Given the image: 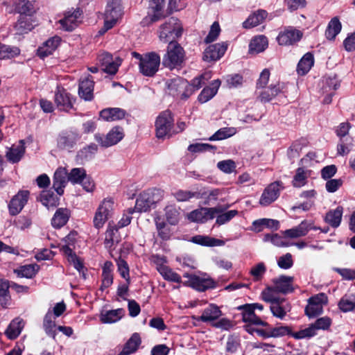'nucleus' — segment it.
I'll use <instances>...</instances> for the list:
<instances>
[{
    "label": "nucleus",
    "instance_id": "nucleus-55",
    "mask_svg": "<svg viewBox=\"0 0 355 355\" xmlns=\"http://www.w3.org/2000/svg\"><path fill=\"white\" fill-rule=\"evenodd\" d=\"M223 211L222 213H218V216H216V223L218 225H224L229 221H230L234 217H235L238 214L237 210H230L225 212Z\"/></svg>",
    "mask_w": 355,
    "mask_h": 355
},
{
    "label": "nucleus",
    "instance_id": "nucleus-18",
    "mask_svg": "<svg viewBox=\"0 0 355 355\" xmlns=\"http://www.w3.org/2000/svg\"><path fill=\"white\" fill-rule=\"evenodd\" d=\"M227 50L225 43L209 45L205 51L203 59L205 61H215L220 59Z\"/></svg>",
    "mask_w": 355,
    "mask_h": 355
},
{
    "label": "nucleus",
    "instance_id": "nucleus-48",
    "mask_svg": "<svg viewBox=\"0 0 355 355\" xmlns=\"http://www.w3.org/2000/svg\"><path fill=\"white\" fill-rule=\"evenodd\" d=\"M165 216L168 223L171 225H175L180 220V211L174 205H168L165 208Z\"/></svg>",
    "mask_w": 355,
    "mask_h": 355
},
{
    "label": "nucleus",
    "instance_id": "nucleus-22",
    "mask_svg": "<svg viewBox=\"0 0 355 355\" xmlns=\"http://www.w3.org/2000/svg\"><path fill=\"white\" fill-rule=\"evenodd\" d=\"M311 229H315L312 223L306 220H303L297 227L284 231V235L291 239H297L306 235Z\"/></svg>",
    "mask_w": 355,
    "mask_h": 355
},
{
    "label": "nucleus",
    "instance_id": "nucleus-46",
    "mask_svg": "<svg viewBox=\"0 0 355 355\" xmlns=\"http://www.w3.org/2000/svg\"><path fill=\"white\" fill-rule=\"evenodd\" d=\"M157 270L166 280L177 283L181 282L180 276L165 265L157 266Z\"/></svg>",
    "mask_w": 355,
    "mask_h": 355
},
{
    "label": "nucleus",
    "instance_id": "nucleus-31",
    "mask_svg": "<svg viewBox=\"0 0 355 355\" xmlns=\"http://www.w3.org/2000/svg\"><path fill=\"white\" fill-rule=\"evenodd\" d=\"M24 326V322L23 320L17 318L12 320L5 333L8 338L11 340L15 339L20 334Z\"/></svg>",
    "mask_w": 355,
    "mask_h": 355
},
{
    "label": "nucleus",
    "instance_id": "nucleus-16",
    "mask_svg": "<svg viewBox=\"0 0 355 355\" xmlns=\"http://www.w3.org/2000/svg\"><path fill=\"white\" fill-rule=\"evenodd\" d=\"M260 92H257V98L262 103H267L277 96L283 91L284 85L279 83L271 84L268 87L262 88Z\"/></svg>",
    "mask_w": 355,
    "mask_h": 355
},
{
    "label": "nucleus",
    "instance_id": "nucleus-42",
    "mask_svg": "<svg viewBox=\"0 0 355 355\" xmlns=\"http://www.w3.org/2000/svg\"><path fill=\"white\" fill-rule=\"evenodd\" d=\"M342 28L341 23L337 17H334L329 21L325 31L326 37L328 40H334Z\"/></svg>",
    "mask_w": 355,
    "mask_h": 355
},
{
    "label": "nucleus",
    "instance_id": "nucleus-43",
    "mask_svg": "<svg viewBox=\"0 0 355 355\" xmlns=\"http://www.w3.org/2000/svg\"><path fill=\"white\" fill-rule=\"evenodd\" d=\"M9 288V282L5 280L0 281V304L3 308H7L10 304Z\"/></svg>",
    "mask_w": 355,
    "mask_h": 355
},
{
    "label": "nucleus",
    "instance_id": "nucleus-36",
    "mask_svg": "<svg viewBox=\"0 0 355 355\" xmlns=\"http://www.w3.org/2000/svg\"><path fill=\"white\" fill-rule=\"evenodd\" d=\"M343 208L338 207L334 210L328 211L325 216V221L333 227H338L341 222Z\"/></svg>",
    "mask_w": 355,
    "mask_h": 355
},
{
    "label": "nucleus",
    "instance_id": "nucleus-50",
    "mask_svg": "<svg viewBox=\"0 0 355 355\" xmlns=\"http://www.w3.org/2000/svg\"><path fill=\"white\" fill-rule=\"evenodd\" d=\"M19 53L20 50L17 47L0 44V60L10 59Z\"/></svg>",
    "mask_w": 355,
    "mask_h": 355
},
{
    "label": "nucleus",
    "instance_id": "nucleus-37",
    "mask_svg": "<svg viewBox=\"0 0 355 355\" xmlns=\"http://www.w3.org/2000/svg\"><path fill=\"white\" fill-rule=\"evenodd\" d=\"M16 10L21 15L31 16L36 12L37 8L34 1L18 0L16 3Z\"/></svg>",
    "mask_w": 355,
    "mask_h": 355
},
{
    "label": "nucleus",
    "instance_id": "nucleus-8",
    "mask_svg": "<svg viewBox=\"0 0 355 355\" xmlns=\"http://www.w3.org/2000/svg\"><path fill=\"white\" fill-rule=\"evenodd\" d=\"M68 181L71 183L81 184L83 188L87 192H92L95 187L94 181L87 175L83 168H74L68 173Z\"/></svg>",
    "mask_w": 355,
    "mask_h": 355
},
{
    "label": "nucleus",
    "instance_id": "nucleus-17",
    "mask_svg": "<svg viewBox=\"0 0 355 355\" xmlns=\"http://www.w3.org/2000/svg\"><path fill=\"white\" fill-rule=\"evenodd\" d=\"M302 37V33L297 29L289 28L279 34L277 42L280 45H291L299 41Z\"/></svg>",
    "mask_w": 355,
    "mask_h": 355
},
{
    "label": "nucleus",
    "instance_id": "nucleus-63",
    "mask_svg": "<svg viewBox=\"0 0 355 355\" xmlns=\"http://www.w3.org/2000/svg\"><path fill=\"white\" fill-rule=\"evenodd\" d=\"M220 32V28L219 24L216 21L214 22L211 26V29L208 35L205 38V42L207 43H210L214 41L218 37Z\"/></svg>",
    "mask_w": 355,
    "mask_h": 355
},
{
    "label": "nucleus",
    "instance_id": "nucleus-20",
    "mask_svg": "<svg viewBox=\"0 0 355 355\" xmlns=\"http://www.w3.org/2000/svg\"><path fill=\"white\" fill-rule=\"evenodd\" d=\"M293 277L290 276L282 275L272 279L274 286L272 289L275 293L286 294L293 291L292 283Z\"/></svg>",
    "mask_w": 355,
    "mask_h": 355
},
{
    "label": "nucleus",
    "instance_id": "nucleus-29",
    "mask_svg": "<svg viewBox=\"0 0 355 355\" xmlns=\"http://www.w3.org/2000/svg\"><path fill=\"white\" fill-rule=\"evenodd\" d=\"M220 85V81L218 79L214 80L209 87L203 89L198 96V101L202 103L209 101L216 94Z\"/></svg>",
    "mask_w": 355,
    "mask_h": 355
},
{
    "label": "nucleus",
    "instance_id": "nucleus-34",
    "mask_svg": "<svg viewBox=\"0 0 355 355\" xmlns=\"http://www.w3.org/2000/svg\"><path fill=\"white\" fill-rule=\"evenodd\" d=\"M69 218V210L64 208H60L55 211L51 220V224L55 228H60L67 223Z\"/></svg>",
    "mask_w": 355,
    "mask_h": 355
},
{
    "label": "nucleus",
    "instance_id": "nucleus-7",
    "mask_svg": "<svg viewBox=\"0 0 355 355\" xmlns=\"http://www.w3.org/2000/svg\"><path fill=\"white\" fill-rule=\"evenodd\" d=\"M173 125V119L169 111L162 112L155 121L156 136L163 139L171 135V128Z\"/></svg>",
    "mask_w": 355,
    "mask_h": 355
},
{
    "label": "nucleus",
    "instance_id": "nucleus-51",
    "mask_svg": "<svg viewBox=\"0 0 355 355\" xmlns=\"http://www.w3.org/2000/svg\"><path fill=\"white\" fill-rule=\"evenodd\" d=\"M236 134L234 128H223L216 131L211 137L209 138V141H216L227 139Z\"/></svg>",
    "mask_w": 355,
    "mask_h": 355
},
{
    "label": "nucleus",
    "instance_id": "nucleus-53",
    "mask_svg": "<svg viewBox=\"0 0 355 355\" xmlns=\"http://www.w3.org/2000/svg\"><path fill=\"white\" fill-rule=\"evenodd\" d=\"M121 15V8L118 3V0H115L111 4H108L105 10V16L108 18H114L118 19Z\"/></svg>",
    "mask_w": 355,
    "mask_h": 355
},
{
    "label": "nucleus",
    "instance_id": "nucleus-58",
    "mask_svg": "<svg viewBox=\"0 0 355 355\" xmlns=\"http://www.w3.org/2000/svg\"><path fill=\"white\" fill-rule=\"evenodd\" d=\"M15 28L17 33L23 34L31 31L32 28V25L28 21V19L26 17L21 16L16 23Z\"/></svg>",
    "mask_w": 355,
    "mask_h": 355
},
{
    "label": "nucleus",
    "instance_id": "nucleus-33",
    "mask_svg": "<svg viewBox=\"0 0 355 355\" xmlns=\"http://www.w3.org/2000/svg\"><path fill=\"white\" fill-rule=\"evenodd\" d=\"M268 42L266 37L259 35L254 37L249 45V51L252 53H259L263 51L268 46Z\"/></svg>",
    "mask_w": 355,
    "mask_h": 355
},
{
    "label": "nucleus",
    "instance_id": "nucleus-47",
    "mask_svg": "<svg viewBox=\"0 0 355 355\" xmlns=\"http://www.w3.org/2000/svg\"><path fill=\"white\" fill-rule=\"evenodd\" d=\"M340 309L343 312L351 311L355 309V294L345 295L338 304Z\"/></svg>",
    "mask_w": 355,
    "mask_h": 355
},
{
    "label": "nucleus",
    "instance_id": "nucleus-3",
    "mask_svg": "<svg viewBox=\"0 0 355 355\" xmlns=\"http://www.w3.org/2000/svg\"><path fill=\"white\" fill-rule=\"evenodd\" d=\"M182 26L180 21L175 17H171L161 25L159 37L160 40L166 42L182 35Z\"/></svg>",
    "mask_w": 355,
    "mask_h": 355
},
{
    "label": "nucleus",
    "instance_id": "nucleus-38",
    "mask_svg": "<svg viewBox=\"0 0 355 355\" xmlns=\"http://www.w3.org/2000/svg\"><path fill=\"white\" fill-rule=\"evenodd\" d=\"M284 302L285 300L282 298L279 302H277L270 305V311L275 317L283 319L286 313L290 311L291 308L289 304H284Z\"/></svg>",
    "mask_w": 355,
    "mask_h": 355
},
{
    "label": "nucleus",
    "instance_id": "nucleus-27",
    "mask_svg": "<svg viewBox=\"0 0 355 355\" xmlns=\"http://www.w3.org/2000/svg\"><path fill=\"white\" fill-rule=\"evenodd\" d=\"M25 153L24 143L20 140L17 145H13L6 153L8 160L12 163L18 162Z\"/></svg>",
    "mask_w": 355,
    "mask_h": 355
},
{
    "label": "nucleus",
    "instance_id": "nucleus-39",
    "mask_svg": "<svg viewBox=\"0 0 355 355\" xmlns=\"http://www.w3.org/2000/svg\"><path fill=\"white\" fill-rule=\"evenodd\" d=\"M141 343V338L137 334H134L124 345L119 355H129L135 352Z\"/></svg>",
    "mask_w": 355,
    "mask_h": 355
},
{
    "label": "nucleus",
    "instance_id": "nucleus-21",
    "mask_svg": "<svg viewBox=\"0 0 355 355\" xmlns=\"http://www.w3.org/2000/svg\"><path fill=\"white\" fill-rule=\"evenodd\" d=\"M55 103L59 110L69 111L73 107L71 96L63 88L58 87L55 94Z\"/></svg>",
    "mask_w": 355,
    "mask_h": 355
},
{
    "label": "nucleus",
    "instance_id": "nucleus-44",
    "mask_svg": "<svg viewBox=\"0 0 355 355\" xmlns=\"http://www.w3.org/2000/svg\"><path fill=\"white\" fill-rule=\"evenodd\" d=\"M313 64V57L310 53H306L300 60L297 65V73L300 75L306 74Z\"/></svg>",
    "mask_w": 355,
    "mask_h": 355
},
{
    "label": "nucleus",
    "instance_id": "nucleus-4",
    "mask_svg": "<svg viewBox=\"0 0 355 355\" xmlns=\"http://www.w3.org/2000/svg\"><path fill=\"white\" fill-rule=\"evenodd\" d=\"M230 205H220L215 207H202L192 211L188 214V219L192 222L205 223L209 219H213L216 214L226 211Z\"/></svg>",
    "mask_w": 355,
    "mask_h": 355
},
{
    "label": "nucleus",
    "instance_id": "nucleus-60",
    "mask_svg": "<svg viewBox=\"0 0 355 355\" xmlns=\"http://www.w3.org/2000/svg\"><path fill=\"white\" fill-rule=\"evenodd\" d=\"M253 225L257 227L266 226L267 227L275 228L277 230L279 226V221L273 219L262 218L253 222Z\"/></svg>",
    "mask_w": 355,
    "mask_h": 355
},
{
    "label": "nucleus",
    "instance_id": "nucleus-49",
    "mask_svg": "<svg viewBox=\"0 0 355 355\" xmlns=\"http://www.w3.org/2000/svg\"><path fill=\"white\" fill-rule=\"evenodd\" d=\"M77 140L76 135L65 133L60 135L58 139V144L62 148H70L73 146Z\"/></svg>",
    "mask_w": 355,
    "mask_h": 355
},
{
    "label": "nucleus",
    "instance_id": "nucleus-57",
    "mask_svg": "<svg viewBox=\"0 0 355 355\" xmlns=\"http://www.w3.org/2000/svg\"><path fill=\"white\" fill-rule=\"evenodd\" d=\"M316 334L314 326L311 324L307 328L300 330L293 334V336L296 339L309 338Z\"/></svg>",
    "mask_w": 355,
    "mask_h": 355
},
{
    "label": "nucleus",
    "instance_id": "nucleus-62",
    "mask_svg": "<svg viewBox=\"0 0 355 355\" xmlns=\"http://www.w3.org/2000/svg\"><path fill=\"white\" fill-rule=\"evenodd\" d=\"M121 64V60L119 58H115V59L112 58V61L110 62L105 68H103V71L110 74H115Z\"/></svg>",
    "mask_w": 355,
    "mask_h": 355
},
{
    "label": "nucleus",
    "instance_id": "nucleus-2",
    "mask_svg": "<svg viewBox=\"0 0 355 355\" xmlns=\"http://www.w3.org/2000/svg\"><path fill=\"white\" fill-rule=\"evenodd\" d=\"M184 52L182 46L176 42L171 41L167 47V52L163 58V64L173 69L180 66L184 60Z\"/></svg>",
    "mask_w": 355,
    "mask_h": 355
},
{
    "label": "nucleus",
    "instance_id": "nucleus-56",
    "mask_svg": "<svg viewBox=\"0 0 355 355\" xmlns=\"http://www.w3.org/2000/svg\"><path fill=\"white\" fill-rule=\"evenodd\" d=\"M266 271V265L264 263L260 262L252 267L250 270V274L252 277L254 281H259L262 279Z\"/></svg>",
    "mask_w": 355,
    "mask_h": 355
},
{
    "label": "nucleus",
    "instance_id": "nucleus-15",
    "mask_svg": "<svg viewBox=\"0 0 355 355\" xmlns=\"http://www.w3.org/2000/svg\"><path fill=\"white\" fill-rule=\"evenodd\" d=\"M29 191H21L17 193L10 200L9 211L11 215L18 214L28 202Z\"/></svg>",
    "mask_w": 355,
    "mask_h": 355
},
{
    "label": "nucleus",
    "instance_id": "nucleus-41",
    "mask_svg": "<svg viewBox=\"0 0 355 355\" xmlns=\"http://www.w3.org/2000/svg\"><path fill=\"white\" fill-rule=\"evenodd\" d=\"M38 270L39 266L37 265L28 264L15 269L14 272L20 277L32 278L36 275Z\"/></svg>",
    "mask_w": 355,
    "mask_h": 355
},
{
    "label": "nucleus",
    "instance_id": "nucleus-30",
    "mask_svg": "<svg viewBox=\"0 0 355 355\" xmlns=\"http://www.w3.org/2000/svg\"><path fill=\"white\" fill-rule=\"evenodd\" d=\"M60 42L59 37H53L48 40L44 46L38 49V55L41 58H45L51 55L58 47Z\"/></svg>",
    "mask_w": 355,
    "mask_h": 355
},
{
    "label": "nucleus",
    "instance_id": "nucleus-14",
    "mask_svg": "<svg viewBox=\"0 0 355 355\" xmlns=\"http://www.w3.org/2000/svg\"><path fill=\"white\" fill-rule=\"evenodd\" d=\"M113 209V202L110 200H105L99 205L94 218V225L96 228L100 229L109 218Z\"/></svg>",
    "mask_w": 355,
    "mask_h": 355
},
{
    "label": "nucleus",
    "instance_id": "nucleus-23",
    "mask_svg": "<svg viewBox=\"0 0 355 355\" xmlns=\"http://www.w3.org/2000/svg\"><path fill=\"white\" fill-rule=\"evenodd\" d=\"M119 229L115 224L109 223L105 238V245L107 248H111L121 241V237L119 233Z\"/></svg>",
    "mask_w": 355,
    "mask_h": 355
},
{
    "label": "nucleus",
    "instance_id": "nucleus-52",
    "mask_svg": "<svg viewBox=\"0 0 355 355\" xmlns=\"http://www.w3.org/2000/svg\"><path fill=\"white\" fill-rule=\"evenodd\" d=\"M40 201L47 207H55L58 205V198L51 191H43L40 195Z\"/></svg>",
    "mask_w": 355,
    "mask_h": 355
},
{
    "label": "nucleus",
    "instance_id": "nucleus-19",
    "mask_svg": "<svg viewBox=\"0 0 355 355\" xmlns=\"http://www.w3.org/2000/svg\"><path fill=\"white\" fill-rule=\"evenodd\" d=\"M68 181V173L65 168L60 167L54 173L53 187L60 196L64 193V188Z\"/></svg>",
    "mask_w": 355,
    "mask_h": 355
},
{
    "label": "nucleus",
    "instance_id": "nucleus-13",
    "mask_svg": "<svg viewBox=\"0 0 355 355\" xmlns=\"http://www.w3.org/2000/svg\"><path fill=\"white\" fill-rule=\"evenodd\" d=\"M283 188L280 182H275L270 184L263 191L259 203L262 207H267L275 202L280 194V190Z\"/></svg>",
    "mask_w": 355,
    "mask_h": 355
},
{
    "label": "nucleus",
    "instance_id": "nucleus-12",
    "mask_svg": "<svg viewBox=\"0 0 355 355\" xmlns=\"http://www.w3.org/2000/svg\"><path fill=\"white\" fill-rule=\"evenodd\" d=\"M184 277L187 278V280L184 282V284L198 291H205L207 289L212 288L215 286V283L211 278L202 277L188 273H185Z\"/></svg>",
    "mask_w": 355,
    "mask_h": 355
},
{
    "label": "nucleus",
    "instance_id": "nucleus-24",
    "mask_svg": "<svg viewBox=\"0 0 355 355\" xmlns=\"http://www.w3.org/2000/svg\"><path fill=\"white\" fill-rule=\"evenodd\" d=\"M222 315L220 308L215 304H209L205 308L198 320L204 322H213Z\"/></svg>",
    "mask_w": 355,
    "mask_h": 355
},
{
    "label": "nucleus",
    "instance_id": "nucleus-59",
    "mask_svg": "<svg viewBox=\"0 0 355 355\" xmlns=\"http://www.w3.org/2000/svg\"><path fill=\"white\" fill-rule=\"evenodd\" d=\"M322 305L309 302L305 309V312L309 318H312L320 314L322 312Z\"/></svg>",
    "mask_w": 355,
    "mask_h": 355
},
{
    "label": "nucleus",
    "instance_id": "nucleus-10",
    "mask_svg": "<svg viewBox=\"0 0 355 355\" xmlns=\"http://www.w3.org/2000/svg\"><path fill=\"white\" fill-rule=\"evenodd\" d=\"M123 137V130L119 126L112 128L105 136L99 133L94 135L95 140L104 148H108L118 144Z\"/></svg>",
    "mask_w": 355,
    "mask_h": 355
},
{
    "label": "nucleus",
    "instance_id": "nucleus-11",
    "mask_svg": "<svg viewBox=\"0 0 355 355\" xmlns=\"http://www.w3.org/2000/svg\"><path fill=\"white\" fill-rule=\"evenodd\" d=\"M81 11L80 9H71L67 11L64 17L60 19L58 23L60 25V28L66 31H71L76 28L81 21Z\"/></svg>",
    "mask_w": 355,
    "mask_h": 355
},
{
    "label": "nucleus",
    "instance_id": "nucleus-26",
    "mask_svg": "<svg viewBox=\"0 0 355 355\" xmlns=\"http://www.w3.org/2000/svg\"><path fill=\"white\" fill-rule=\"evenodd\" d=\"M94 81L87 78L80 81L78 88L80 97L85 101H91L93 98Z\"/></svg>",
    "mask_w": 355,
    "mask_h": 355
},
{
    "label": "nucleus",
    "instance_id": "nucleus-25",
    "mask_svg": "<svg viewBox=\"0 0 355 355\" xmlns=\"http://www.w3.org/2000/svg\"><path fill=\"white\" fill-rule=\"evenodd\" d=\"M239 309H243L242 318L243 322H248L249 324L266 326L268 324L261 320L258 316H257L253 311V307L250 306H241Z\"/></svg>",
    "mask_w": 355,
    "mask_h": 355
},
{
    "label": "nucleus",
    "instance_id": "nucleus-5",
    "mask_svg": "<svg viewBox=\"0 0 355 355\" xmlns=\"http://www.w3.org/2000/svg\"><path fill=\"white\" fill-rule=\"evenodd\" d=\"M167 88L170 95L180 96L182 100L187 99L193 93V89L189 86V83L179 77L168 80Z\"/></svg>",
    "mask_w": 355,
    "mask_h": 355
},
{
    "label": "nucleus",
    "instance_id": "nucleus-40",
    "mask_svg": "<svg viewBox=\"0 0 355 355\" xmlns=\"http://www.w3.org/2000/svg\"><path fill=\"white\" fill-rule=\"evenodd\" d=\"M124 315V310L117 309L102 313L101 315V320L103 323H114L119 321Z\"/></svg>",
    "mask_w": 355,
    "mask_h": 355
},
{
    "label": "nucleus",
    "instance_id": "nucleus-35",
    "mask_svg": "<svg viewBox=\"0 0 355 355\" xmlns=\"http://www.w3.org/2000/svg\"><path fill=\"white\" fill-rule=\"evenodd\" d=\"M266 12L264 10H258L250 15L243 22V26L245 28H252L259 25L266 17Z\"/></svg>",
    "mask_w": 355,
    "mask_h": 355
},
{
    "label": "nucleus",
    "instance_id": "nucleus-64",
    "mask_svg": "<svg viewBox=\"0 0 355 355\" xmlns=\"http://www.w3.org/2000/svg\"><path fill=\"white\" fill-rule=\"evenodd\" d=\"M217 166L220 171L226 173H232L236 167L235 163L230 159L219 162Z\"/></svg>",
    "mask_w": 355,
    "mask_h": 355
},
{
    "label": "nucleus",
    "instance_id": "nucleus-32",
    "mask_svg": "<svg viewBox=\"0 0 355 355\" xmlns=\"http://www.w3.org/2000/svg\"><path fill=\"white\" fill-rule=\"evenodd\" d=\"M43 327L46 334L55 339L58 327L55 325V317L51 311H49L45 315L43 321Z\"/></svg>",
    "mask_w": 355,
    "mask_h": 355
},
{
    "label": "nucleus",
    "instance_id": "nucleus-54",
    "mask_svg": "<svg viewBox=\"0 0 355 355\" xmlns=\"http://www.w3.org/2000/svg\"><path fill=\"white\" fill-rule=\"evenodd\" d=\"M308 173L304 169L298 168L293 180V185L295 187H301L306 183Z\"/></svg>",
    "mask_w": 355,
    "mask_h": 355
},
{
    "label": "nucleus",
    "instance_id": "nucleus-61",
    "mask_svg": "<svg viewBox=\"0 0 355 355\" xmlns=\"http://www.w3.org/2000/svg\"><path fill=\"white\" fill-rule=\"evenodd\" d=\"M173 196L178 202L187 201L194 197L198 198L197 193L184 190H179L176 191L173 193Z\"/></svg>",
    "mask_w": 355,
    "mask_h": 355
},
{
    "label": "nucleus",
    "instance_id": "nucleus-1",
    "mask_svg": "<svg viewBox=\"0 0 355 355\" xmlns=\"http://www.w3.org/2000/svg\"><path fill=\"white\" fill-rule=\"evenodd\" d=\"M162 199V192L158 189H149L142 192L137 198L133 211L146 212Z\"/></svg>",
    "mask_w": 355,
    "mask_h": 355
},
{
    "label": "nucleus",
    "instance_id": "nucleus-9",
    "mask_svg": "<svg viewBox=\"0 0 355 355\" xmlns=\"http://www.w3.org/2000/svg\"><path fill=\"white\" fill-rule=\"evenodd\" d=\"M164 0H150L148 15L142 19L141 24L148 26L164 17Z\"/></svg>",
    "mask_w": 355,
    "mask_h": 355
},
{
    "label": "nucleus",
    "instance_id": "nucleus-6",
    "mask_svg": "<svg viewBox=\"0 0 355 355\" xmlns=\"http://www.w3.org/2000/svg\"><path fill=\"white\" fill-rule=\"evenodd\" d=\"M160 57L155 52L144 54L141 62L139 63L140 72L146 76H153L158 71Z\"/></svg>",
    "mask_w": 355,
    "mask_h": 355
},
{
    "label": "nucleus",
    "instance_id": "nucleus-28",
    "mask_svg": "<svg viewBox=\"0 0 355 355\" xmlns=\"http://www.w3.org/2000/svg\"><path fill=\"white\" fill-rule=\"evenodd\" d=\"M125 112L118 107L106 108L101 111V117L106 121H115L125 117Z\"/></svg>",
    "mask_w": 355,
    "mask_h": 355
},
{
    "label": "nucleus",
    "instance_id": "nucleus-45",
    "mask_svg": "<svg viewBox=\"0 0 355 355\" xmlns=\"http://www.w3.org/2000/svg\"><path fill=\"white\" fill-rule=\"evenodd\" d=\"M192 241L195 243L206 246H221L225 244V242L222 240L200 235L193 236Z\"/></svg>",
    "mask_w": 355,
    "mask_h": 355
}]
</instances>
